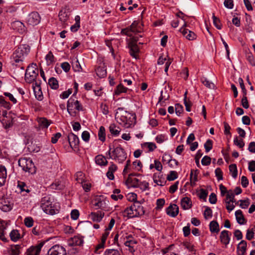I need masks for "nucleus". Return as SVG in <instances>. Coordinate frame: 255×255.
<instances>
[{
  "mask_svg": "<svg viewBox=\"0 0 255 255\" xmlns=\"http://www.w3.org/2000/svg\"><path fill=\"white\" fill-rule=\"evenodd\" d=\"M82 138L85 142H88L90 139V133L88 131H84L82 133Z\"/></svg>",
  "mask_w": 255,
  "mask_h": 255,
  "instance_id": "nucleus-63",
  "label": "nucleus"
},
{
  "mask_svg": "<svg viewBox=\"0 0 255 255\" xmlns=\"http://www.w3.org/2000/svg\"><path fill=\"white\" fill-rule=\"evenodd\" d=\"M165 204V200L163 198L158 199L156 200V209H161Z\"/></svg>",
  "mask_w": 255,
  "mask_h": 255,
  "instance_id": "nucleus-61",
  "label": "nucleus"
},
{
  "mask_svg": "<svg viewBox=\"0 0 255 255\" xmlns=\"http://www.w3.org/2000/svg\"><path fill=\"white\" fill-rule=\"evenodd\" d=\"M135 210V209H134V206L132 204V205L130 207L127 208L124 210V213L127 214V216L128 218L136 217L138 216L137 213Z\"/></svg>",
  "mask_w": 255,
  "mask_h": 255,
  "instance_id": "nucleus-26",
  "label": "nucleus"
},
{
  "mask_svg": "<svg viewBox=\"0 0 255 255\" xmlns=\"http://www.w3.org/2000/svg\"><path fill=\"white\" fill-rule=\"evenodd\" d=\"M37 121L38 126L42 129L47 128L52 123L51 120H48L44 117L37 118Z\"/></svg>",
  "mask_w": 255,
  "mask_h": 255,
  "instance_id": "nucleus-19",
  "label": "nucleus"
},
{
  "mask_svg": "<svg viewBox=\"0 0 255 255\" xmlns=\"http://www.w3.org/2000/svg\"><path fill=\"white\" fill-rule=\"evenodd\" d=\"M76 180L78 182H82L84 180L83 177L84 175L83 173L81 172H77L75 175Z\"/></svg>",
  "mask_w": 255,
  "mask_h": 255,
  "instance_id": "nucleus-64",
  "label": "nucleus"
},
{
  "mask_svg": "<svg viewBox=\"0 0 255 255\" xmlns=\"http://www.w3.org/2000/svg\"><path fill=\"white\" fill-rule=\"evenodd\" d=\"M83 243V239L79 236H74L71 238L69 241V245L72 246H81Z\"/></svg>",
  "mask_w": 255,
  "mask_h": 255,
  "instance_id": "nucleus-25",
  "label": "nucleus"
},
{
  "mask_svg": "<svg viewBox=\"0 0 255 255\" xmlns=\"http://www.w3.org/2000/svg\"><path fill=\"white\" fill-rule=\"evenodd\" d=\"M11 27L13 30L21 34L24 33L26 31L24 24L20 21H15L11 23Z\"/></svg>",
  "mask_w": 255,
  "mask_h": 255,
  "instance_id": "nucleus-16",
  "label": "nucleus"
},
{
  "mask_svg": "<svg viewBox=\"0 0 255 255\" xmlns=\"http://www.w3.org/2000/svg\"><path fill=\"white\" fill-rule=\"evenodd\" d=\"M98 137L99 139L104 142L106 139V133H105V128L103 126H101L100 127L99 132H98Z\"/></svg>",
  "mask_w": 255,
  "mask_h": 255,
  "instance_id": "nucleus-39",
  "label": "nucleus"
},
{
  "mask_svg": "<svg viewBox=\"0 0 255 255\" xmlns=\"http://www.w3.org/2000/svg\"><path fill=\"white\" fill-rule=\"evenodd\" d=\"M10 239L13 242H16L20 237V234L18 230H13L9 234Z\"/></svg>",
  "mask_w": 255,
  "mask_h": 255,
  "instance_id": "nucleus-37",
  "label": "nucleus"
},
{
  "mask_svg": "<svg viewBox=\"0 0 255 255\" xmlns=\"http://www.w3.org/2000/svg\"><path fill=\"white\" fill-rule=\"evenodd\" d=\"M121 190L119 189H115L113 191V194L111 195V197L115 201H117L119 199H122L124 197L123 195L120 194Z\"/></svg>",
  "mask_w": 255,
  "mask_h": 255,
  "instance_id": "nucleus-35",
  "label": "nucleus"
},
{
  "mask_svg": "<svg viewBox=\"0 0 255 255\" xmlns=\"http://www.w3.org/2000/svg\"><path fill=\"white\" fill-rule=\"evenodd\" d=\"M43 246V243H40L35 246L29 248L26 252V255H39Z\"/></svg>",
  "mask_w": 255,
  "mask_h": 255,
  "instance_id": "nucleus-15",
  "label": "nucleus"
},
{
  "mask_svg": "<svg viewBox=\"0 0 255 255\" xmlns=\"http://www.w3.org/2000/svg\"><path fill=\"white\" fill-rule=\"evenodd\" d=\"M105 242L101 240V243L98 244L95 248L94 253L97 254H99L101 250L104 248Z\"/></svg>",
  "mask_w": 255,
  "mask_h": 255,
  "instance_id": "nucleus-44",
  "label": "nucleus"
},
{
  "mask_svg": "<svg viewBox=\"0 0 255 255\" xmlns=\"http://www.w3.org/2000/svg\"><path fill=\"white\" fill-rule=\"evenodd\" d=\"M213 23L215 26L218 29H221L222 28V24L221 23V21L220 19L216 17L214 14H213Z\"/></svg>",
  "mask_w": 255,
  "mask_h": 255,
  "instance_id": "nucleus-45",
  "label": "nucleus"
},
{
  "mask_svg": "<svg viewBox=\"0 0 255 255\" xmlns=\"http://www.w3.org/2000/svg\"><path fill=\"white\" fill-rule=\"evenodd\" d=\"M18 187L20 189L21 191H25L27 193L30 192V190L28 189V187L26 185V184L23 182H18Z\"/></svg>",
  "mask_w": 255,
  "mask_h": 255,
  "instance_id": "nucleus-48",
  "label": "nucleus"
},
{
  "mask_svg": "<svg viewBox=\"0 0 255 255\" xmlns=\"http://www.w3.org/2000/svg\"><path fill=\"white\" fill-rule=\"evenodd\" d=\"M48 84L51 88L53 89H57L59 87L58 82L57 79L54 77H51L49 79Z\"/></svg>",
  "mask_w": 255,
  "mask_h": 255,
  "instance_id": "nucleus-38",
  "label": "nucleus"
},
{
  "mask_svg": "<svg viewBox=\"0 0 255 255\" xmlns=\"http://www.w3.org/2000/svg\"><path fill=\"white\" fill-rule=\"evenodd\" d=\"M177 173L175 171H171L169 174L167 175V179L168 181H173L177 178Z\"/></svg>",
  "mask_w": 255,
  "mask_h": 255,
  "instance_id": "nucleus-53",
  "label": "nucleus"
},
{
  "mask_svg": "<svg viewBox=\"0 0 255 255\" xmlns=\"http://www.w3.org/2000/svg\"><path fill=\"white\" fill-rule=\"evenodd\" d=\"M106 154L109 155V158H111L119 163H123L127 157L126 152L121 146L114 148L112 149L110 145L109 150Z\"/></svg>",
  "mask_w": 255,
  "mask_h": 255,
  "instance_id": "nucleus-4",
  "label": "nucleus"
},
{
  "mask_svg": "<svg viewBox=\"0 0 255 255\" xmlns=\"http://www.w3.org/2000/svg\"><path fill=\"white\" fill-rule=\"evenodd\" d=\"M235 216L237 221L239 224L244 225L245 224V219L241 210H238L236 211Z\"/></svg>",
  "mask_w": 255,
  "mask_h": 255,
  "instance_id": "nucleus-30",
  "label": "nucleus"
},
{
  "mask_svg": "<svg viewBox=\"0 0 255 255\" xmlns=\"http://www.w3.org/2000/svg\"><path fill=\"white\" fill-rule=\"evenodd\" d=\"M38 75V69L36 64L32 63L29 65L25 73V80L28 83L33 82Z\"/></svg>",
  "mask_w": 255,
  "mask_h": 255,
  "instance_id": "nucleus-6",
  "label": "nucleus"
},
{
  "mask_svg": "<svg viewBox=\"0 0 255 255\" xmlns=\"http://www.w3.org/2000/svg\"><path fill=\"white\" fill-rule=\"evenodd\" d=\"M104 213L101 211L92 212L90 215L91 220L94 222H100L104 216Z\"/></svg>",
  "mask_w": 255,
  "mask_h": 255,
  "instance_id": "nucleus-23",
  "label": "nucleus"
},
{
  "mask_svg": "<svg viewBox=\"0 0 255 255\" xmlns=\"http://www.w3.org/2000/svg\"><path fill=\"white\" fill-rule=\"evenodd\" d=\"M30 47L27 44L20 45L11 56L12 65H20L30 52Z\"/></svg>",
  "mask_w": 255,
  "mask_h": 255,
  "instance_id": "nucleus-2",
  "label": "nucleus"
},
{
  "mask_svg": "<svg viewBox=\"0 0 255 255\" xmlns=\"http://www.w3.org/2000/svg\"><path fill=\"white\" fill-rule=\"evenodd\" d=\"M204 218L206 220L212 217V210L210 207H206L204 213Z\"/></svg>",
  "mask_w": 255,
  "mask_h": 255,
  "instance_id": "nucleus-46",
  "label": "nucleus"
},
{
  "mask_svg": "<svg viewBox=\"0 0 255 255\" xmlns=\"http://www.w3.org/2000/svg\"><path fill=\"white\" fill-rule=\"evenodd\" d=\"M179 213V208L176 204L170 205L166 209V213L172 217H175Z\"/></svg>",
  "mask_w": 255,
  "mask_h": 255,
  "instance_id": "nucleus-17",
  "label": "nucleus"
},
{
  "mask_svg": "<svg viewBox=\"0 0 255 255\" xmlns=\"http://www.w3.org/2000/svg\"><path fill=\"white\" fill-rule=\"evenodd\" d=\"M115 118L118 123L125 128H129L135 123V117L124 110L122 108H119Z\"/></svg>",
  "mask_w": 255,
  "mask_h": 255,
  "instance_id": "nucleus-1",
  "label": "nucleus"
},
{
  "mask_svg": "<svg viewBox=\"0 0 255 255\" xmlns=\"http://www.w3.org/2000/svg\"><path fill=\"white\" fill-rule=\"evenodd\" d=\"M234 142L236 145L239 146L240 148H242L245 145L243 140L242 139H239L237 136L234 138Z\"/></svg>",
  "mask_w": 255,
  "mask_h": 255,
  "instance_id": "nucleus-55",
  "label": "nucleus"
},
{
  "mask_svg": "<svg viewBox=\"0 0 255 255\" xmlns=\"http://www.w3.org/2000/svg\"><path fill=\"white\" fill-rule=\"evenodd\" d=\"M211 159L208 156H205L201 160V163L203 165H209L211 163Z\"/></svg>",
  "mask_w": 255,
  "mask_h": 255,
  "instance_id": "nucleus-57",
  "label": "nucleus"
},
{
  "mask_svg": "<svg viewBox=\"0 0 255 255\" xmlns=\"http://www.w3.org/2000/svg\"><path fill=\"white\" fill-rule=\"evenodd\" d=\"M162 161L163 162H167L169 164V165L171 167H173L174 165L172 164V162H174V163L177 165L178 164V162L175 159H171L170 155L168 154H164L162 156Z\"/></svg>",
  "mask_w": 255,
  "mask_h": 255,
  "instance_id": "nucleus-28",
  "label": "nucleus"
},
{
  "mask_svg": "<svg viewBox=\"0 0 255 255\" xmlns=\"http://www.w3.org/2000/svg\"><path fill=\"white\" fill-rule=\"evenodd\" d=\"M230 232L227 230H224L221 232L220 236V239L222 244L225 246L228 245L230 241V237L229 236Z\"/></svg>",
  "mask_w": 255,
  "mask_h": 255,
  "instance_id": "nucleus-20",
  "label": "nucleus"
},
{
  "mask_svg": "<svg viewBox=\"0 0 255 255\" xmlns=\"http://www.w3.org/2000/svg\"><path fill=\"white\" fill-rule=\"evenodd\" d=\"M127 90L128 88L125 87L122 84H120L117 86L115 91V94L117 95H119L122 93H126Z\"/></svg>",
  "mask_w": 255,
  "mask_h": 255,
  "instance_id": "nucleus-40",
  "label": "nucleus"
},
{
  "mask_svg": "<svg viewBox=\"0 0 255 255\" xmlns=\"http://www.w3.org/2000/svg\"><path fill=\"white\" fill-rule=\"evenodd\" d=\"M209 228L211 233H218L220 231L219 224L215 221H212L210 223Z\"/></svg>",
  "mask_w": 255,
  "mask_h": 255,
  "instance_id": "nucleus-32",
  "label": "nucleus"
},
{
  "mask_svg": "<svg viewBox=\"0 0 255 255\" xmlns=\"http://www.w3.org/2000/svg\"><path fill=\"white\" fill-rule=\"evenodd\" d=\"M136 198L137 195L134 193H129L128 194V199L131 202H137Z\"/></svg>",
  "mask_w": 255,
  "mask_h": 255,
  "instance_id": "nucleus-62",
  "label": "nucleus"
},
{
  "mask_svg": "<svg viewBox=\"0 0 255 255\" xmlns=\"http://www.w3.org/2000/svg\"><path fill=\"white\" fill-rule=\"evenodd\" d=\"M12 208V205L5 200L3 201L0 203V208L4 212L9 211Z\"/></svg>",
  "mask_w": 255,
  "mask_h": 255,
  "instance_id": "nucleus-31",
  "label": "nucleus"
},
{
  "mask_svg": "<svg viewBox=\"0 0 255 255\" xmlns=\"http://www.w3.org/2000/svg\"><path fill=\"white\" fill-rule=\"evenodd\" d=\"M104 255H121L120 252L115 249H107Z\"/></svg>",
  "mask_w": 255,
  "mask_h": 255,
  "instance_id": "nucleus-47",
  "label": "nucleus"
},
{
  "mask_svg": "<svg viewBox=\"0 0 255 255\" xmlns=\"http://www.w3.org/2000/svg\"><path fill=\"white\" fill-rule=\"evenodd\" d=\"M136 243V240H130L125 241L124 244L126 246L128 247V250L130 253H133L135 251L134 247Z\"/></svg>",
  "mask_w": 255,
  "mask_h": 255,
  "instance_id": "nucleus-33",
  "label": "nucleus"
},
{
  "mask_svg": "<svg viewBox=\"0 0 255 255\" xmlns=\"http://www.w3.org/2000/svg\"><path fill=\"white\" fill-rule=\"evenodd\" d=\"M47 255H67V252L63 247L56 245L48 250Z\"/></svg>",
  "mask_w": 255,
  "mask_h": 255,
  "instance_id": "nucleus-9",
  "label": "nucleus"
},
{
  "mask_svg": "<svg viewBox=\"0 0 255 255\" xmlns=\"http://www.w3.org/2000/svg\"><path fill=\"white\" fill-rule=\"evenodd\" d=\"M2 115L3 117L1 119V121L4 128L6 129H9L13 126V118L10 114H7V111H3Z\"/></svg>",
  "mask_w": 255,
  "mask_h": 255,
  "instance_id": "nucleus-8",
  "label": "nucleus"
},
{
  "mask_svg": "<svg viewBox=\"0 0 255 255\" xmlns=\"http://www.w3.org/2000/svg\"><path fill=\"white\" fill-rule=\"evenodd\" d=\"M215 173L216 175V176L217 177L218 180H223V172L221 168H217L215 169Z\"/></svg>",
  "mask_w": 255,
  "mask_h": 255,
  "instance_id": "nucleus-59",
  "label": "nucleus"
},
{
  "mask_svg": "<svg viewBox=\"0 0 255 255\" xmlns=\"http://www.w3.org/2000/svg\"><path fill=\"white\" fill-rule=\"evenodd\" d=\"M7 173L5 167L0 164V186L3 185L6 181Z\"/></svg>",
  "mask_w": 255,
  "mask_h": 255,
  "instance_id": "nucleus-21",
  "label": "nucleus"
},
{
  "mask_svg": "<svg viewBox=\"0 0 255 255\" xmlns=\"http://www.w3.org/2000/svg\"><path fill=\"white\" fill-rule=\"evenodd\" d=\"M40 207L45 213L52 215L58 213L60 209L59 203L55 202L54 199L49 196L41 199Z\"/></svg>",
  "mask_w": 255,
  "mask_h": 255,
  "instance_id": "nucleus-3",
  "label": "nucleus"
},
{
  "mask_svg": "<svg viewBox=\"0 0 255 255\" xmlns=\"http://www.w3.org/2000/svg\"><path fill=\"white\" fill-rule=\"evenodd\" d=\"M18 165L25 172H28L30 174H34L36 172V168L30 158H20L18 160Z\"/></svg>",
  "mask_w": 255,
  "mask_h": 255,
  "instance_id": "nucleus-7",
  "label": "nucleus"
},
{
  "mask_svg": "<svg viewBox=\"0 0 255 255\" xmlns=\"http://www.w3.org/2000/svg\"><path fill=\"white\" fill-rule=\"evenodd\" d=\"M72 66L73 69L75 71L80 72L82 70V67L78 60L73 63Z\"/></svg>",
  "mask_w": 255,
  "mask_h": 255,
  "instance_id": "nucleus-60",
  "label": "nucleus"
},
{
  "mask_svg": "<svg viewBox=\"0 0 255 255\" xmlns=\"http://www.w3.org/2000/svg\"><path fill=\"white\" fill-rule=\"evenodd\" d=\"M226 198H227V199H230V201H232V203H234L236 202V201L235 200L234 193H233V191L231 190H229L227 192V194L226 195Z\"/></svg>",
  "mask_w": 255,
  "mask_h": 255,
  "instance_id": "nucleus-56",
  "label": "nucleus"
},
{
  "mask_svg": "<svg viewBox=\"0 0 255 255\" xmlns=\"http://www.w3.org/2000/svg\"><path fill=\"white\" fill-rule=\"evenodd\" d=\"M67 137L71 147L72 149L77 148L79 143L78 137L76 134L71 132L68 134Z\"/></svg>",
  "mask_w": 255,
  "mask_h": 255,
  "instance_id": "nucleus-12",
  "label": "nucleus"
},
{
  "mask_svg": "<svg viewBox=\"0 0 255 255\" xmlns=\"http://www.w3.org/2000/svg\"><path fill=\"white\" fill-rule=\"evenodd\" d=\"M230 172L232 173V176L234 178H236L238 175L237 167L235 164H231L229 166Z\"/></svg>",
  "mask_w": 255,
  "mask_h": 255,
  "instance_id": "nucleus-41",
  "label": "nucleus"
},
{
  "mask_svg": "<svg viewBox=\"0 0 255 255\" xmlns=\"http://www.w3.org/2000/svg\"><path fill=\"white\" fill-rule=\"evenodd\" d=\"M58 16L60 20L64 22H65L68 18V14L65 11H60Z\"/></svg>",
  "mask_w": 255,
  "mask_h": 255,
  "instance_id": "nucleus-52",
  "label": "nucleus"
},
{
  "mask_svg": "<svg viewBox=\"0 0 255 255\" xmlns=\"http://www.w3.org/2000/svg\"><path fill=\"white\" fill-rule=\"evenodd\" d=\"M8 225V224L6 221L0 220V239L3 242H6L7 241L5 235Z\"/></svg>",
  "mask_w": 255,
  "mask_h": 255,
  "instance_id": "nucleus-13",
  "label": "nucleus"
},
{
  "mask_svg": "<svg viewBox=\"0 0 255 255\" xmlns=\"http://www.w3.org/2000/svg\"><path fill=\"white\" fill-rule=\"evenodd\" d=\"M202 83L207 88L209 89H214L215 87L214 84L209 81L206 78L203 77L201 79Z\"/></svg>",
  "mask_w": 255,
  "mask_h": 255,
  "instance_id": "nucleus-42",
  "label": "nucleus"
},
{
  "mask_svg": "<svg viewBox=\"0 0 255 255\" xmlns=\"http://www.w3.org/2000/svg\"><path fill=\"white\" fill-rule=\"evenodd\" d=\"M247 249V242L242 240L238 245L237 254L238 255H245Z\"/></svg>",
  "mask_w": 255,
  "mask_h": 255,
  "instance_id": "nucleus-18",
  "label": "nucleus"
},
{
  "mask_svg": "<svg viewBox=\"0 0 255 255\" xmlns=\"http://www.w3.org/2000/svg\"><path fill=\"white\" fill-rule=\"evenodd\" d=\"M138 23L137 21H133L129 27L132 33H136L139 32L140 31L137 28Z\"/></svg>",
  "mask_w": 255,
  "mask_h": 255,
  "instance_id": "nucleus-43",
  "label": "nucleus"
},
{
  "mask_svg": "<svg viewBox=\"0 0 255 255\" xmlns=\"http://www.w3.org/2000/svg\"><path fill=\"white\" fill-rule=\"evenodd\" d=\"M239 202H240V206L242 209H246L250 205L249 200H240Z\"/></svg>",
  "mask_w": 255,
  "mask_h": 255,
  "instance_id": "nucleus-58",
  "label": "nucleus"
},
{
  "mask_svg": "<svg viewBox=\"0 0 255 255\" xmlns=\"http://www.w3.org/2000/svg\"><path fill=\"white\" fill-rule=\"evenodd\" d=\"M181 206L183 210H188L192 207V201L189 197H185L181 200Z\"/></svg>",
  "mask_w": 255,
  "mask_h": 255,
  "instance_id": "nucleus-22",
  "label": "nucleus"
},
{
  "mask_svg": "<svg viewBox=\"0 0 255 255\" xmlns=\"http://www.w3.org/2000/svg\"><path fill=\"white\" fill-rule=\"evenodd\" d=\"M95 160L96 163L101 166H106L108 163L106 158L102 154L96 156Z\"/></svg>",
  "mask_w": 255,
  "mask_h": 255,
  "instance_id": "nucleus-24",
  "label": "nucleus"
},
{
  "mask_svg": "<svg viewBox=\"0 0 255 255\" xmlns=\"http://www.w3.org/2000/svg\"><path fill=\"white\" fill-rule=\"evenodd\" d=\"M22 246L21 245H12L7 249V255H19L21 254Z\"/></svg>",
  "mask_w": 255,
  "mask_h": 255,
  "instance_id": "nucleus-11",
  "label": "nucleus"
},
{
  "mask_svg": "<svg viewBox=\"0 0 255 255\" xmlns=\"http://www.w3.org/2000/svg\"><path fill=\"white\" fill-rule=\"evenodd\" d=\"M72 96L67 101V110L71 116L75 117L76 112L74 110L78 111H83V108L79 101L76 100Z\"/></svg>",
  "mask_w": 255,
  "mask_h": 255,
  "instance_id": "nucleus-5",
  "label": "nucleus"
},
{
  "mask_svg": "<svg viewBox=\"0 0 255 255\" xmlns=\"http://www.w3.org/2000/svg\"><path fill=\"white\" fill-rule=\"evenodd\" d=\"M128 47L129 49V54L130 56L135 59L138 58V53L139 52V49L137 44L128 43Z\"/></svg>",
  "mask_w": 255,
  "mask_h": 255,
  "instance_id": "nucleus-14",
  "label": "nucleus"
},
{
  "mask_svg": "<svg viewBox=\"0 0 255 255\" xmlns=\"http://www.w3.org/2000/svg\"><path fill=\"white\" fill-rule=\"evenodd\" d=\"M54 57L51 51H49L46 55L45 59L47 61V64L50 65L54 62Z\"/></svg>",
  "mask_w": 255,
  "mask_h": 255,
  "instance_id": "nucleus-51",
  "label": "nucleus"
},
{
  "mask_svg": "<svg viewBox=\"0 0 255 255\" xmlns=\"http://www.w3.org/2000/svg\"><path fill=\"white\" fill-rule=\"evenodd\" d=\"M97 75L100 78L105 77L107 75L106 69L104 67H98L96 69Z\"/></svg>",
  "mask_w": 255,
  "mask_h": 255,
  "instance_id": "nucleus-36",
  "label": "nucleus"
},
{
  "mask_svg": "<svg viewBox=\"0 0 255 255\" xmlns=\"http://www.w3.org/2000/svg\"><path fill=\"white\" fill-rule=\"evenodd\" d=\"M213 147V141L211 139H208L204 144V147L206 152L210 151Z\"/></svg>",
  "mask_w": 255,
  "mask_h": 255,
  "instance_id": "nucleus-50",
  "label": "nucleus"
},
{
  "mask_svg": "<svg viewBox=\"0 0 255 255\" xmlns=\"http://www.w3.org/2000/svg\"><path fill=\"white\" fill-rule=\"evenodd\" d=\"M34 221L32 217H26L24 220V223L25 225L28 228L31 227L33 225Z\"/></svg>",
  "mask_w": 255,
  "mask_h": 255,
  "instance_id": "nucleus-49",
  "label": "nucleus"
},
{
  "mask_svg": "<svg viewBox=\"0 0 255 255\" xmlns=\"http://www.w3.org/2000/svg\"><path fill=\"white\" fill-rule=\"evenodd\" d=\"M134 209L136 211L137 216H141L144 214L145 211L143 207L141 206V204L139 202H134L132 203Z\"/></svg>",
  "mask_w": 255,
  "mask_h": 255,
  "instance_id": "nucleus-27",
  "label": "nucleus"
},
{
  "mask_svg": "<svg viewBox=\"0 0 255 255\" xmlns=\"http://www.w3.org/2000/svg\"><path fill=\"white\" fill-rule=\"evenodd\" d=\"M148 183L145 181L140 182L135 187H139L143 191L146 190L148 188Z\"/></svg>",
  "mask_w": 255,
  "mask_h": 255,
  "instance_id": "nucleus-54",
  "label": "nucleus"
},
{
  "mask_svg": "<svg viewBox=\"0 0 255 255\" xmlns=\"http://www.w3.org/2000/svg\"><path fill=\"white\" fill-rule=\"evenodd\" d=\"M109 130L111 134L115 136L118 135L121 130L120 128L115 124H111L109 127Z\"/></svg>",
  "mask_w": 255,
  "mask_h": 255,
  "instance_id": "nucleus-34",
  "label": "nucleus"
},
{
  "mask_svg": "<svg viewBox=\"0 0 255 255\" xmlns=\"http://www.w3.org/2000/svg\"><path fill=\"white\" fill-rule=\"evenodd\" d=\"M41 17L37 12H32L27 16L26 21L28 24L34 26L37 25Z\"/></svg>",
  "mask_w": 255,
  "mask_h": 255,
  "instance_id": "nucleus-10",
  "label": "nucleus"
},
{
  "mask_svg": "<svg viewBox=\"0 0 255 255\" xmlns=\"http://www.w3.org/2000/svg\"><path fill=\"white\" fill-rule=\"evenodd\" d=\"M96 202L94 204L96 209H105L107 208L106 201L102 200L101 198H98L96 200Z\"/></svg>",
  "mask_w": 255,
  "mask_h": 255,
  "instance_id": "nucleus-29",
  "label": "nucleus"
}]
</instances>
